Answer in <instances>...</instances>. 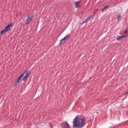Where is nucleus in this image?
<instances>
[{
    "instance_id": "10",
    "label": "nucleus",
    "mask_w": 128,
    "mask_h": 128,
    "mask_svg": "<svg viewBox=\"0 0 128 128\" xmlns=\"http://www.w3.org/2000/svg\"><path fill=\"white\" fill-rule=\"evenodd\" d=\"M110 5L106 6H104V8H102L101 9V12H104V10H106V8H110Z\"/></svg>"
},
{
    "instance_id": "13",
    "label": "nucleus",
    "mask_w": 128,
    "mask_h": 128,
    "mask_svg": "<svg viewBox=\"0 0 128 128\" xmlns=\"http://www.w3.org/2000/svg\"><path fill=\"white\" fill-rule=\"evenodd\" d=\"M125 32L126 34L125 36H128V27L127 28H126V30H125Z\"/></svg>"
},
{
    "instance_id": "16",
    "label": "nucleus",
    "mask_w": 128,
    "mask_h": 128,
    "mask_svg": "<svg viewBox=\"0 0 128 128\" xmlns=\"http://www.w3.org/2000/svg\"><path fill=\"white\" fill-rule=\"evenodd\" d=\"M26 70L24 72V73L22 74L21 75H20V76L21 77V78H22L24 76V74H26Z\"/></svg>"
},
{
    "instance_id": "12",
    "label": "nucleus",
    "mask_w": 128,
    "mask_h": 128,
    "mask_svg": "<svg viewBox=\"0 0 128 128\" xmlns=\"http://www.w3.org/2000/svg\"><path fill=\"white\" fill-rule=\"evenodd\" d=\"M6 32H8L4 29L0 32V36H1L2 34H4Z\"/></svg>"
},
{
    "instance_id": "8",
    "label": "nucleus",
    "mask_w": 128,
    "mask_h": 128,
    "mask_svg": "<svg viewBox=\"0 0 128 128\" xmlns=\"http://www.w3.org/2000/svg\"><path fill=\"white\" fill-rule=\"evenodd\" d=\"M66 42V40H65V39L64 38H63L62 39L60 40L59 46H62V44H64V42Z\"/></svg>"
},
{
    "instance_id": "1",
    "label": "nucleus",
    "mask_w": 128,
    "mask_h": 128,
    "mask_svg": "<svg viewBox=\"0 0 128 128\" xmlns=\"http://www.w3.org/2000/svg\"><path fill=\"white\" fill-rule=\"evenodd\" d=\"M86 126V122L83 118L80 117V116H76L73 120V126L75 128H84Z\"/></svg>"
},
{
    "instance_id": "6",
    "label": "nucleus",
    "mask_w": 128,
    "mask_h": 128,
    "mask_svg": "<svg viewBox=\"0 0 128 128\" xmlns=\"http://www.w3.org/2000/svg\"><path fill=\"white\" fill-rule=\"evenodd\" d=\"M128 36V35H123L120 36L119 37L116 38V40H122V38H126Z\"/></svg>"
},
{
    "instance_id": "5",
    "label": "nucleus",
    "mask_w": 128,
    "mask_h": 128,
    "mask_svg": "<svg viewBox=\"0 0 128 128\" xmlns=\"http://www.w3.org/2000/svg\"><path fill=\"white\" fill-rule=\"evenodd\" d=\"M14 23L12 22L11 24H8L7 26L5 28V30L8 32L9 30H10V28H12V26H13Z\"/></svg>"
},
{
    "instance_id": "4",
    "label": "nucleus",
    "mask_w": 128,
    "mask_h": 128,
    "mask_svg": "<svg viewBox=\"0 0 128 128\" xmlns=\"http://www.w3.org/2000/svg\"><path fill=\"white\" fill-rule=\"evenodd\" d=\"M30 71H28L26 73L25 76L22 78V80H24V82H26V80H28V78H30Z\"/></svg>"
},
{
    "instance_id": "15",
    "label": "nucleus",
    "mask_w": 128,
    "mask_h": 128,
    "mask_svg": "<svg viewBox=\"0 0 128 128\" xmlns=\"http://www.w3.org/2000/svg\"><path fill=\"white\" fill-rule=\"evenodd\" d=\"M18 82L17 80L15 82L14 84V86H18Z\"/></svg>"
},
{
    "instance_id": "11",
    "label": "nucleus",
    "mask_w": 128,
    "mask_h": 128,
    "mask_svg": "<svg viewBox=\"0 0 128 128\" xmlns=\"http://www.w3.org/2000/svg\"><path fill=\"white\" fill-rule=\"evenodd\" d=\"M70 34H68L66 35L64 38L65 40H68V38H70Z\"/></svg>"
},
{
    "instance_id": "3",
    "label": "nucleus",
    "mask_w": 128,
    "mask_h": 128,
    "mask_svg": "<svg viewBox=\"0 0 128 128\" xmlns=\"http://www.w3.org/2000/svg\"><path fill=\"white\" fill-rule=\"evenodd\" d=\"M94 16H96V14H94L89 16L86 20H85L82 23H81L80 25L84 24H88V22H90V20H92V18H94Z\"/></svg>"
},
{
    "instance_id": "17",
    "label": "nucleus",
    "mask_w": 128,
    "mask_h": 128,
    "mask_svg": "<svg viewBox=\"0 0 128 128\" xmlns=\"http://www.w3.org/2000/svg\"><path fill=\"white\" fill-rule=\"evenodd\" d=\"M128 94V91L126 92V93L124 94Z\"/></svg>"
},
{
    "instance_id": "2",
    "label": "nucleus",
    "mask_w": 128,
    "mask_h": 128,
    "mask_svg": "<svg viewBox=\"0 0 128 128\" xmlns=\"http://www.w3.org/2000/svg\"><path fill=\"white\" fill-rule=\"evenodd\" d=\"M34 13H30L29 15H28V18L26 20V24H28L32 20L34 17Z\"/></svg>"
},
{
    "instance_id": "7",
    "label": "nucleus",
    "mask_w": 128,
    "mask_h": 128,
    "mask_svg": "<svg viewBox=\"0 0 128 128\" xmlns=\"http://www.w3.org/2000/svg\"><path fill=\"white\" fill-rule=\"evenodd\" d=\"M117 20H122V13L118 14Z\"/></svg>"
},
{
    "instance_id": "9",
    "label": "nucleus",
    "mask_w": 128,
    "mask_h": 128,
    "mask_svg": "<svg viewBox=\"0 0 128 128\" xmlns=\"http://www.w3.org/2000/svg\"><path fill=\"white\" fill-rule=\"evenodd\" d=\"M80 2H75V7L76 8H80Z\"/></svg>"
},
{
    "instance_id": "14",
    "label": "nucleus",
    "mask_w": 128,
    "mask_h": 128,
    "mask_svg": "<svg viewBox=\"0 0 128 128\" xmlns=\"http://www.w3.org/2000/svg\"><path fill=\"white\" fill-rule=\"evenodd\" d=\"M22 78L20 76H19L18 78L17 79V81L20 82V79H22Z\"/></svg>"
}]
</instances>
